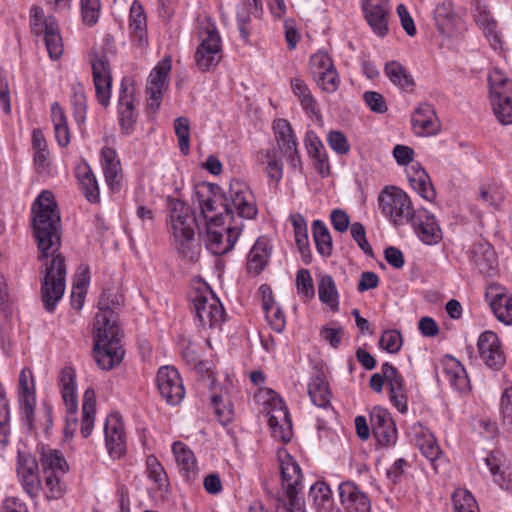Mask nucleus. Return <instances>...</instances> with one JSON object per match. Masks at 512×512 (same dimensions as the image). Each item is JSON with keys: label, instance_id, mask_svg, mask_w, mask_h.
<instances>
[{"label": "nucleus", "instance_id": "f257e3e1", "mask_svg": "<svg viewBox=\"0 0 512 512\" xmlns=\"http://www.w3.org/2000/svg\"><path fill=\"white\" fill-rule=\"evenodd\" d=\"M32 227L38 248V260L45 266L41 283V299L52 313L65 291L66 264L59 253L61 216L52 192L42 191L32 205Z\"/></svg>", "mask_w": 512, "mask_h": 512}, {"label": "nucleus", "instance_id": "f03ea898", "mask_svg": "<svg viewBox=\"0 0 512 512\" xmlns=\"http://www.w3.org/2000/svg\"><path fill=\"white\" fill-rule=\"evenodd\" d=\"M195 197L209 225H223L224 217L235 221V215L253 219L258 213L253 193L240 181L232 182L227 191L216 184L202 183L196 186Z\"/></svg>", "mask_w": 512, "mask_h": 512}, {"label": "nucleus", "instance_id": "7ed1b4c3", "mask_svg": "<svg viewBox=\"0 0 512 512\" xmlns=\"http://www.w3.org/2000/svg\"><path fill=\"white\" fill-rule=\"evenodd\" d=\"M123 296L117 291L104 290L98 302L99 312L93 325L94 358L102 370L118 365L124 356L120 344L118 310L123 305Z\"/></svg>", "mask_w": 512, "mask_h": 512}, {"label": "nucleus", "instance_id": "20e7f679", "mask_svg": "<svg viewBox=\"0 0 512 512\" xmlns=\"http://www.w3.org/2000/svg\"><path fill=\"white\" fill-rule=\"evenodd\" d=\"M169 231L178 254L191 261H197L201 246L195 239L197 219L194 211L182 200L171 201Z\"/></svg>", "mask_w": 512, "mask_h": 512}, {"label": "nucleus", "instance_id": "39448f33", "mask_svg": "<svg viewBox=\"0 0 512 512\" xmlns=\"http://www.w3.org/2000/svg\"><path fill=\"white\" fill-rule=\"evenodd\" d=\"M189 301L200 327L213 328L223 322L224 307L208 285L201 284L193 289L189 293Z\"/></svg>", "mask_w": 512, "mask_h": 512}, {"label": "nucleus", "instance_id": "423d86ee", "mask_svg": "<svg viewBox=\"0 0 512 512\" xmlns=\"http://www.w3.org/2000/svg\"><path fill=\"white\" fill-rule=\"evenodd\" d=\"M488 83L496 118L503 125L512 124V80L500 69L494 68L488 74Z\"/></svg>", "mask_w": 512, "mask_h": 512}, {"label": "nucleus", "instance_id": "0eeeda50", "mask_svg": "<svg viewBox=\"0 0 512 512\" xmlns=\"http://www.w3.org/2000/svg\"><path fill=\"white\" fill-rule=\"evenodd\" d=\"M30 28L35 36H43L48 55L56 60L63 54V42L54 16L45 15L39 6L30 9Z\"/></svg>", "mask_w": 512, "mask_h": 512}, {"label": "nucleus", "instance_id": "6e6552de", "mask_svg": "<svg viewBox=\"0 0 512 512\" xmlns=\"http://www.w3.org/2000/svg\"><path fill=\"white\" fill-rule=\"evenodd\" d=\"M382 214L395 226L407 223L414 209L410 197L396 186L384 187L378 195Z\"/></svg>", "mask_w": 512, "mask_h": 512}, {"label": "nucleus", "instance_id": "1a4fd4ad", "mask_svg": "<svg viewBox=\"0 0 512 512\" xmlns=\"http://www.w3.org/2000/svg\"><path fill=\"white\" fill-rule=\"evenodd\" d=\"M201 42L195 53L196 66L201 71H208L221 60V37L216 29L207 26L200 32Z\"/></svg>", "mask_w": 512, "mask_h": 512}, {"label": "nucleus", "instance_id": "9d476101", "mask_svg": "<svg viewBox=\"0 0 512 512\" xmlns=\"http://www.w3.org/2000/svg\"><path fill=\"white\" fill-rule=\"evenodd\" d=\"M171 71V58L164 57L151 71L146 85L147 110L156 113L168 87V78Z\"/></svg>", "mask_w": 512, "mask_h": 512}, {"label": "nucleus", "instance_id": "9b49d317", "mask_svg": "<svg viewBox=\"0 0 512 512\" xmlns=\"http://www.w3.org/2000/svg\"><path fill=\"white\" fill-rule=\"evenodd\" d=\"M407 223H410L419 239L434 245L442 240V231L435 216L425 208L414 210Z\"/></svg>", "mask_w": 512, "mask_h": 512}, {"label": "nucleus", "instance_id": "f8f14e48", "mask_svg": "<svg viewBox=\"0 0 512 512\" xmlns=\"http://www.w3.org/2000/svg\"><path fill=\"white\" fill-rule=\"evenodd\" d=\"M75 371L71 367H65L59 375V387L63 401L67 408V423L65 433H74L77 425V394L75 384Z\"/></svg>", "mask_w": 512, "mask_h": 512}, {"label": "nucleus", "instance_id": "ddd939ff", "mask_svg": "<svg viewBox=\"0 0 512 512\" xmlns=\"http://www.w3.org/2000/svg\"><path fill=\"white\" fill-rule=\"evenodd\" d=\"M219 225L206 224L205 245L206 248L214 255H223L228 253L234 247L239 235L241 234L243 223H237L236 220L232 221L227 227V239L224 241V236L221 231L214 229Z\"/></svg>", "mask_w": 512, "mask_h": 512}, {"label": "nucleus", "instance_id": "4468645a", "mask_svg": "<svg viewBox=\"0 0 512 512\" xmlns=\"http://www.w3.org/2000/svg\"><path fill=\"white\" fill-rule=\"evenodd\" d=\"M156 380L159 392L168 404L178 405L183 400L184 386L180 374L174 367H161Z\"/></svg>", "mask_w": 512, "mask_h": 512}, {"label": "nucleus", "instance_id": "2eb2a0df", "mask_svg": "<svg viewBox=\"0 0 512 512\" xmlns=\"http://www.w3.org/2000/svg\"><path fill=\"white\" fill-rule=\"evenodd\" d=\"M282 486L290 506L295 505L296 497L302 489V471L299 464L287 453L279 455Z\"/></svg>", "mask_w": 512, "mask_h": 512}, {"label": "nucleus", "instance_id": "dca6fc26", "mask_svg": "<svg viewBox=\"0 0 512 512\" xmlns=\"http://www.w3.org/2000/svg\"><path fill=\"white\" fill-rule=\"evenodd\" d=\"M17 475L25 492L35 498L41 490L36 459L29 453L18 452Z\"/></svg>", "mask_w": 512, "mask_h": 512}, {"label": "nucleus", "instance_id": "f3484780", "mask_svg": "<svg viewBox=\"0 0 512 512\" xmlns=\"http://www.w3.org/2000/svg\"><path fill=\"white\" fill-rule=\"evenodd\" d=\"M362 10L372 31L380 37L386 36L391 12L390 0H363Z\"/></svg>", "mask_w": 512, "mask_h": 512}, {"label": "nucleus", "instance_id": "a211bd4d", "mask_svg": "<svg viewBox=\"0 0 512 512\" xmlns=\"http://www.w3.org/2000/svg\"><path fill=\"white\" fill-rule=\"evenodd\" d=\"M372 430L378 443L382 446L394 445L397 441V428L387 409L374 407L370 413Z\"/></svg>", "mask_w": 512, "mask_h": 512}, {"label": "nucleus", "instance_id": "6ab92c4d", "mask_svg": "<svg viewBox=\"0 0 512 512\" xmlns=\"http://www.w3.org/2000/svg\"><path fill=\"white\" fill-rule=\"evenodd\" d=\"M93 81L99 103L107 107L111 97L112 75L105 55L91 58Z\"/></svg>", "mask_w": 512, "mask_h": 512}, {"label": "nucleus", "instance_id": "aec40b11", "mask_svg": "<svg viewBox=\"0 0 512 512\" xmlns=\"http://www.w3.org/2000/svg\"><path fill=\"white\" fill-rule=\"evenodd\" d=\"M477 348L485 365L494 370H500L505 364V356L496 333L485 331L478 338Z\"/></svg>", "mask_w": 512, "mask_h": 512}, {"label": "nucleus", "instance_id": "412c9836", "mask_svg": "<svg viewBox=\"0 0 512 512\" xmlns=\"http://www.w3.org/2000/svg\"><path fill=\"white\" fill-rule=\"evenodd\" d=\"M381 371L383 372L385 382L388 385L392 404L400 413H406L408 410V398L402 375L397 368L389 362L382 364Z\"/></svg>", "mask_w": 512, "mask_h": 512}, {"label": "nucleus", "instance_id": "4be33fe9", "mask_svg": "<svg viewBox=\"0 0 512 512\" xmlns=\"http://www.w3.org/2000/svg\"><path fill=\"white\" fill-rule=\"evenodd\" d=\"M104 432L109 455L120 458L126 452V437L123 422L118 414L112 413L107 416Z\"/></svg>", "mask_w": 512, "mask_h": 512}, {"label": "nucleus", "instance_id": "5701e85b", "mask_svg": "<svg viewBox=\"0 0 512 512\" xmlns=\"http://www.w3.org/2000/svg\"><path fill=\"white\" fill-rule=\"evenodd\" d=\"M412 128L417 136L435 135L440 130V123L434 107L428 103H421L412 115Z\"/></svg>", "mask_w": 512, "mask_h": 512}, {"label": "nucleus", "instance_id": "b1692460", "mask_svg": "<svg viewBox=\"0 0 512 512\" xmlns=\"http://www.w3.org/2000/svg\"><path fill=\"white\" fill-rule=\"evenodd\" d=\"M133 91V88L126 85L125 80L121 82L118 99V113L121 131L126 135H130L134 131L137 120L133 103Z\"/></svg>", "mask_w": 512, "mask_h": 512}, {"label": "nucleus", "instance_id": "393cba45", "mask_svg": "<svg viewBox=\"0 0 512 512\" xmlns=\"http://www.w3.org/2000/svg\"><path fill=\"white\" fill-rule=\"evenodd\" d=\"M339 497L347 512H369L371 503L367 495L350 481L339 485Z\"/></svg>", "mask_w": 512, "mask_h": 512}, {"label": "nucleus", "instance_id": "a878e982", "mask_svg": "<svg viewBox=\"0 0 512 512\" xmlns=\"http://www.w3.org/2000/svg\"><path fill=\"white\" fill-rule=\"evenodd\" d=\"M470 260L479 273L491 276L497 267V256L491 244L488 242H477L470 250Z\"/></svg>", "mask_w": 512, "mask_h": 512}, {"label": "nucleus", "instance_id": "bb28decb", "mask_svg": "<svg viewBox=\"0 0 512 512\" xmlns=\"http://www.w3.org/2000/svg\"><path fill=\"white\" fill-rule=\"evenodd\" d=\"M407 176L412 188L426 201L436 198V191L427 171L419 164L413 163L407 169Z\"/></svg>", "mask_w": 512, "mask_h": 512}, {"label": "nucleus", "instance_id": "cd10ccee", "mask_svg": "<svg viewBox=\"0 0 512 512\" xmlns=\"http://www.w3.org/2000/svg\"><path fill=\"white\" fill-rule=\"evenodd\" d=\"M268 424L273 437L283 443H288L292 436V423L287 407L280 406L272 409L268 414Z\"/></svg>", "mask_w": 512, "mask_h": 512}, {"label": "nucleus", "instance_id": "c85d7f7f", "mask_svg": "<svg viewBox=\"0 0 512 512\" xmlns=\"http://www.w3.org/2000/svg\"><path fill=\"white\" fill-rule=\"evenodd\" d=\"M260 290L263 293L262 307L270 327L277 333L283 332L286 326V317L283 310L275 303L272 292L268 287L263 285Z\"/></svg>", "mask_w": 512, "mask_h": 512}, {"label": "nucleus", "instance_id": "c756f323", "mask_svg": "<svg viewBox=\"0 0 512 512\" xmlns=\"http://www.w3.org/2000/svg\"><path fill=\"white\" fill-rule=\"evenodd\" d=\"M102 167L107 185L112 191H119L121 175V164L115 150L104 147L101 151Z\"/></svg>", "mask_w": 512, "mask_h": 512}, {"label": "nucleus", "instance_id": "7c9ffc66", "mask_svg": "<svg viewBox=\"0 0 512 512\" xmlns=\"http://www.w3.org/2000/svg\"><path fill=\"white\" fill-rule=\"evenodd\" d=\"M412 432L415 438V445L419 448L423 456L431 463H434L439 458L441 450L432 433L419 423L412 427Z\"/></svg>", "mask_w": 512, "mask_h": 512}, {"label": "nucleus", "instance_id": "2f4dec72", "mask_svg": "<svg viewBox=\"0 0 512 512\" xmlns=\"http://www.w3.org/2000/svg\"><path fill=\"white\" fill-rule=\"evenodd\" d=\"M172 450L183 476L188 482H193L198 475L197 460L193 451L182 442H175Z\"/></svg>", "mask_w": 512, "mask_h": 512}, {"label": "nucleus", "instance_id": "473e14b6", "mask_svg": "<svg viewBox=\"0 0 512 512\" xmlns=\"http://www.w3.org/2000/svg\"><path fill=\"white\" fill-rule=\"evenodd\" d=\"M385 75L391 83L401 90L411 92L415 86V81L411 73L400 62L388 61L384 67Z\"/></svg>", "mask_w": 512, "mask_h": 512}, {"label": "nucleus", "instance_id": "72a5a7b5", "mask_svg": "<svg viewBox=\"0 0 512 512\" xmlns=\"http://www.w3.org/2000/svg\"><path fill=\"white\" fill-rule=\"evenodd\" d=\"M308 394L314 405L320 408L330 406L331 393L323 373L318 372L308 383Z\"/></svg>", "mask_w": 512, "mask_h": 512}, {"label": "nucleus", "instance_id": "f704fd0d", "mask_svg": "<svg viewBox=\"0 0 512 512\" xmlns=\"http://www.w3.org/2000/svg\"><path fill=\"white\" fill-rule=\"evenodd\" d=\"M270 258V249L267 241L263 238L257 239L248 254L247 271L258 275L266 267Z\"/></svg>", "mask_w": 512, "mask_h": 512}, {"label": "nucleus", "instance_id": "c9c22d12", "mask_svg": "<svg viewBox=\"0 0 512 512\" xmlns=\"http://www.w3.org/2000/svg\"><path fill=\"white\" fill-rule=\"evenodd\" d=\"M130 34L143 45L147 40V19L142 5L134 1L130 8L129 15Z\"/></svg>", "mask_w": 512, "mask_h": 512}, {"label": "nucleus", "instance_id": "e433bc0d", "mask_svg": "<svg viewBox=\"0 0 512 512\" xmlns=\"http://www.w3.org/2000/svg\"><path fill=\"white\" fill-rule=\"evenodd\" d=\"M51 121L57 143L61 147H66L70 143V129L65 112L58 102L51 105Z\"/></svg>", "mask_w": 512, "mask_h": 512}, {"label": "nucleus", "instance_id": "4c0bfd02", "mask_svg": "<svg viewBox=\"0 0 512 512\" xmlns=\"http://www.w3.org/2000/svg\"><path fill=\"white\" fill-rule=\"evenodd\" d=\"M434 19L438 32L443 36L451 35L454 26L455 13L451 0H444L434 10Z\"/></svg>", "mask_w": 512, "mask_h": 512}, {"label": "nucleus", "instance_id": "58836bf2", "mask_svg": "<svg viewBox=\"0 0 512 512\" xmlns=\"http://www.w3.org/2000/svg\"><path fill=\"white\" fill-rule=\"evenodd\" d=\"M95 411V391L92 388H87L84 392L82 403L81 434L84 438H87L91 435L94 426Z\"/></svg>", "mask_w": 512, "mask_h": 512}, {"label": "nucleus", "instance_id": "ea45409f", "mask_svg": "<svg viewBox=\"0 0 512 512\" xmlns=\"http://www.w3.org/2000/svg\"><path fill=\"white\" fill-rule=\"evenodd\" d=\"M252 7H254L255 11L262 10V1L261 0H243L240 5L237 7L236 17H237V25L241 35V38L244 41H247L250 36V29L248 25L251 22V14Z\"/></svg>", "mask_w": 512, "mask_h": 512}, {"label": "nucleus", "instance_id": "a19ab883", "mask_svg": "<svg viewBox=\"0 0 512 512\" xmlns=\"http://www.w3.org/2000/svg\"><path fill=\"white\" fill-rule=\"evenodd\" d=\"M273 130L280 152L295 151L297 140L290 123L285 119H277L273 123Z\"/></svg>", "mask_w": 512, "mask_h": 512}, {"label": "nucleus", "instance_id": "79ce46f5", "mask_svg": "<svg viewBox=\"0 0 512 512\" xmlns=\"http://www.w3.org/2000/svg\"><path fill=\"white\" fill-rule=\"evenodd\" d=\"M40 462L44 474L65 473L68 470L67 462L58 450L43 447Z\"/></svg>", "mask_w": 512, "mask_h": 512}, {"label": "nucleus", "instance_id": "37998d69", "mask_svg": "<svg viewBox=\"0 0 512 512\" xmlns=\"http://www.w3.org/2000/svg\"><path fill=\"white\" fill-rule=\"evenodd\" d=\"M318 296L321 302L327 304L332 311L339 308V295L336 284L330 275H323L318 283Z\"/></svg>", "mask_w": 512, "mask_h": 512}, {"label": "nucleus", "instance_id": "c03bdc74", "mask_svg": "<svg viewBox=\"0 0 512 512\" xmlns=\"http://www.w3.org/2000/svg\"><path fill=\"white\" fill-rule=\"evenodd\" d=\"M312 232L317 252L323 257H329L332 253V238L326 225L321 220H315Z\"/></svg>", "mask_w": 512, "mask_h": 512}, {"label": "nucleus", "instance_id": "a18cd8bd", "mask_svg": "<svg viewBox=\"0 0 512 512\" xmlns=\"http://www.w3.org/2000/svg\"><path fill=\"white\" fill-rule=\"evenodd\" d=\"M258 160L266 165L265 170L268 177L278 183L283 176V164L277 151L271 149L265 152H259Z\"/></svg>", "mask_w": 512, "mask_h": 512}, {"label": "nucleus", "instance_id": "49530a36", "mask_svg": "<svg viewBox=\"0 0 512 512\" xmlns=\"http://www.w3.org/2000/svg\"><path fill=\"white\" fill-rule=\"evenodd\" d=\"M490 307L500 322L505 325L512 324V296L497 294L492 298Z\"/></svg>", "mask_w": 512, "mask_h": 512}, {"label": "nucleus", "instance_id": "de8ad7c7", "mask_svg": "<svg viewBox=\"0 0 512 512\" xmlns=\"http://www.w3.org/2000/svg\"><path fill=\"white\" fill-rule=\"evenodd\" d=\"M146 466L149 478L156 484L158 490L167 491L169 487L168 476L154 455H149L146 458Z\"/></svg>", "mask_w": 512, "mask_h": 512}, {"label": "nucleus", "instance_id": "09e8293b", "mask_svg": "<svg viewBox=\"0 0 512 512\" xmlns=\"http://www.w3.org/2000/svg\"><path fill=\"white\" fill-rule=\"evenodd\" d=\"M453 512H480L472 493L466 489H457L452 494Z\"/></svg>", "mask_w": 512, "mask_h": 512}, {"label": "nucleus", "instance_id": "8fccbe9b", "mask_svg": "<svg viewBox=\"0 0 512 512\" xmlns=\"http://www.w3.org/2000/svg\"><path fill=\"white\" fill-rule=\"evenodd\" d=\"M71 103L75 121L79 124L83 123L86 119L87 103L84 87L80 83L72 86Z\"/></svg>", "mask_w": 512, "mask_h": 512}, {"label": "nucleus", "instance_id": "3c124183", "mask_svg": "<svg viewBox=\"0 0 512 512\" xmlns=\"http://www.w3.org/2000/svg\"><path fill=\"white\" fill-rule=\"evenodd\" d=\"M89 282V269L85 267L78 272L77 278L72 286L71 303L75 309H81L84 302L86 288Z\"/></svg>", "mask_w": 512, "mask_h": 512}, {"label": "nucleus", "instance_id": "603ef678", "mask_svg": "<svg viewBox=\"0 0 512 512\" xmlns=\"http://www.w3.org/2000/svg\"><path fill=\"white\" fill-rule=\"evenodd\" d=\"M331 490L330 487L322 481L316 482L311 486L309 496L318 510L326 511L331 506Z\"/></svg>", "mask_w": 512, "mask_h": 512}, {"label": "nucleus", "instance_id": "864d4df0", "mask_svg": "<svg viewBox=\"0 0 512 512\" xmlns=\"http://www.w3.org/2000/svg\"><path fill=\"white\" fill-rule=\"evenodd\" d=\"M444 372L451 386L458 392L463 393L470 390L469 378L465 369L459 363H455L454 368H445Z\"/></svg>", "mask_w": 512, "mask_h": 512}, {"label": "nucleus", "instance_id": "5fc2aeb1", "mask_svg": "<svg viewBox=\"0 0 512 512\" xmlns=\"http://www.w3.org/2000/svg\"><path fill=\"white\" fill-rule=\"evenodd\" d=\"M79 180L82 185L85 197L91 203L99 201V188L95 175L87 167L82 174H79Z\"/></svg>", "mask_w": 512, "mask_h": 512}, {"label": "nucleus", "instance_id": "6e6d98bb", "mask_svg": "<svg viewBox=\"0 0 512 512\" xmlns=\"http://www.w3.org/2000/svg\"><path fill=\"white\" fill-rule=\"evenodd\" d=\"M297 293L305 300H310L315 295L313 279L309 270L300 269L296 275Z\"/></svg>", "mask_w": 512, "mask_h": 512}, {"label": "nucleus", "instance_id": "4d7b16f0", "mask_svg": "<svg viewBox=\"0 0 512 512\" xmlns=\"http://www.w3.org/2000/svg\"><path fill=\"white\" fill-rule=\"evenodd\" d=\"M174 130L178 137L179 148L186 155L190 147V125L186 117H178L174 120Z\"/></svg>", "mask_w": 512, "mask_h": 512}, {"label": "nucleus", "instance_id": "13d9d810", "mask_svg": "<svg viewBox=\"0 0 512 512\" xmlns=\"http://www.w3.org/2000/svg\"><path fill=\"white\" fill-rule=\"evenodd\" d=\"M319 88L326 93L335 92L340 84V79L335 68L314 75Z\"/></svg>", "mask_w": 512, "mask_h": 512}, {"label": "nucleus", "instance_id": "bf43d9fd", "mask_svg": "<svg viewBox=\"0 0 512 512\" xmlns=\"http://www.w3.org/2000/svg\"><path fill=\"white\" fill-rule=\"evenodd\" d=\"M500 415L503 425L512 432V386L505 388L502 392Z\"/></svg>", "mask_w": 512, "mask_h": 512}, {"label": "nucleus", "instance_id": "052dcab7", "mask_svg": "<svg viewBox=\"0 0 512 512\" xmlns=\"http://www.w3.org/2000/svg\"><path fill=\"white\" fill-rule=\"evenodd\" d=\"M100 0H81L82 19L88 26L97 23L100 15Z\"/></svg>", "mask_w": 512, "mask_h": 512}, {"label": "nucleus", "instance_id": "680f3d73", "mask_svg": "<svg viewBox=\"0 0 512 512\" xmlns=\"http://www.w3.org/2000/svg\"><path fill=\"white\" fill-rule=\"evenodd\" d=\"M379 344L388 353H397L402 346V336L397 330H387L381 335Z\"/></svg>", "mask_w": 512, "mask_h": 512}, {"label": "nucleus", "instance_id": "e2e57ef3", "mask_svg": "<svg viewBox=\"0 0 512 512\" xmlns=\"http://www.w3.org/2000/svg\"><path fill=\"white\" fill-rule=\"evenodd\" d=\"M310 66L313 76L318 72H325L335 68L334 63L326 51H318L310 58Z\"/></svg>", "mask_w": 512, "mask_h": 512}, {"label": "nucleus", "instance_id": "0e129e2a", "mask_svg": "<svg viewBox=\"0 0 512 512\" xmlns=\"http://www.w3.org/2000/svg\"><path fill=\"white\" fill-rule=\"evenodd\" d=\"M351 235L359 248L367 255L373 256V249L366 238V231L362 223L354 222L351 225Z\"/></svg>", "mask_w": 512, "mask_h": 512}, {"label": "nucleus", "instance_id": "69168bd1", "mask_svg": "<svg viewBox=\"0 0 512 512\" xmlns=\"http://www.w3.org/2000/svg\"><path fill=\"white\" fill-rule=\"evenodd\" d=\"M363 99L370 110L375 113L383 114L388 110L385 98L376 91H366Z\"/></svg>", "mask_w": 512, "mask_h": 512}, {"label": "nucleus", "instance_id": "338daca9", "mask_svg": "<svg viewBox=\"0 0 512 512\" xmlns=\"http://www.w3.org/2000/svg\"><path fill=\"white\" fill-rule=\"evenodd\" d=\"M327 140L331 149L339 155H346L350 150L346 136L340 131H330Z\"/></svg>", "mask_w": 512, "mask_h": 512}, {"label": "nucleus", "instance_id": "774afa93", "mask_svg": "<svg viewBox=\"0 0 512 512\" xmlns=\"http://www.w3.org/2000/svg\"><path fill=\"white\" fill-rule=\"evenodd\" d=\"M44 476L47 498L59 499L64 493V486L58 477V473L44 474Z\"/></svg>", "mask_w": 512, "mask_h": 512}]
</instances>
